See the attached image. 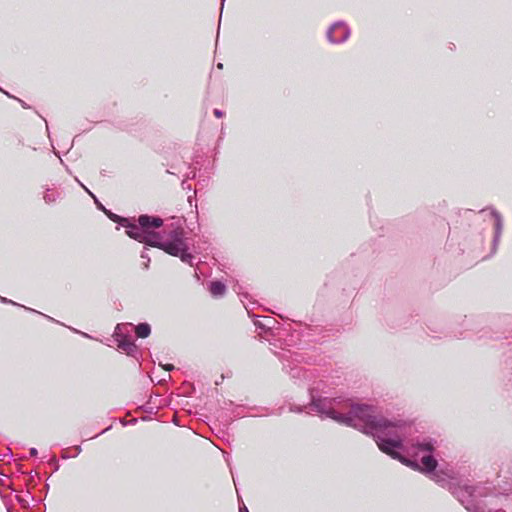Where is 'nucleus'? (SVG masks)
Masks as SVG:
<instances>
[{"label":"nucleus","instance_id":"obj_1","mask_svg":"<svg viewBox=\"0 0 512 512\" xmlns=\"http://www.w3.org/2000/svg\"><path fill=\"white\" fill-rule=\"evenodd\" d=\"M291 411L307 413L315 412L321 417L331 418L346 426L354 427L367 435H371L378 448L393 459L404 461L399 450H411L420 457L422 470L432 473L437 466L432 456L435 441L428 437L410 438L414 427L402 420H390L378 414L373 405L354 403L351 399L341 397H315L311 393V401L303 407L292 406Z\"/></svg>","mask_w":512,"mask_h":512},{"label":"nucleus","instance_id":"obj_2","mask_svg":"<svg viewBox=\"0 0 512 512\" xmlns=\"http://www.w3.org/2000/svg\"><path fill=\"white\" fill-rule=\"evenodd\" d=\"M106 214L112 221L125 227L126 234L130 238L145 245L159 248L193 266L195 257L190 252L185 231L182 228H174L162 235L153 231V229L160 228L163 225V219L158 216L143 214L138 217L137 222H131L128 218L121 217L108 210Z\"/></svg>","mask_w":512,"mask_h":512},{"label":"nucleus","instance_id":"obj_3","mask_svg":"<svg viewBox=\"0 0 512 512\" xmlns=\"http://www.w3.org/2000/svg\"><path fill=\"white\" fill-rule=\"evenodd\" d=\"M452 495L461 503L468 512H498V508L492 505L489 491L482 486L449 484Z\"/></svg>","mask_w":512,"mask_h":512},{"label":"nucleus","instance_id":"obj_4","mask_svg":"<svg viewBox=\"0 0 512 512\" xmlns=\"http://www.w3.org/2000/svg\"><path fill=\"white\" fill-rule=\"evenodd\" d=\"M349 36L350 30L342 21L335 22L327 31V38L333 44L343 43Z\"/></svg>","mask_w":512,"mask_h":512},{"label":"nucleus","instance_id":"obj_5","mask_svg":"<svg viewBox=\"0 0 512 512\" xmlns=\"http://www.w3.org/2000/svg\"><path fill=\"white\" fill-rule=\"evenodd\" d=\"M115 336L116 341L118 342V347L125 351L127 355L135 357L138 352V348L135 342L122 332V327L119 324L115 329Z\"/></svg>","mask_w":512,"mask_h":512},{"label":"nucleus","instance_id":"obj_6","mask_svg":"<svg viewBox=\"0 0 512 512\" xmlns=\"http://www.w3.org/2000/svg\"><path fill=\"white\" fill-rule=\"evenodd\" d=\"M491 215L494 218V238H493V250L496 249L503 230V219L499 212H497L495 209L491 210Z\"/></svg>","mask_w":512,"mask_h":512},{"label":"nucleus","instance_id":"obj_7","mask_svg":"<svg viewBox=\"0 0 512 512\" xmlns=\"http://www.w3.org/2000/svg\"><path fill=\"white\" fill-rule=\"evenodd\" d=\"M226 291V286L221 281H212L209 284V292L214 297H221Z\"/></svg>","mask_w":512,"mask_h":512},{"label":"nucleus","instance_id":"obj_8","mask_svg":"<svg viewBox=\"0 0 512 512\" xmlns=\"http://www.w3.org/2000/svg\"><path fill=\"white\" fill-rule=\"evenodd\" d=\"M288 372L293 379H299L301 377L306 379L312 375L311 372H309L297 365L290 367Z\"/></svg>","mask_w":512,"mask_h":512},{"label":"nucleus","instance_id":"obj_9","mask_svg":"<svg viewBox=\"0 0 512 512\" xmlns=\"http://www.w3.org/2000/svg\"><path fill=\"white\" fill-rule=\"evenodd\" d=\"M137 337L146 338L151 333V327L148 323H140L135 327Z\"/></svg>","mask_w":512,"mask_h":512},{"label":"nucleus","instance_id":"obj_10","mask_svg":"<svg viewBox=\"0 0 512 512\" xmlns=\"http://www.w3.org/2000/svg\"><path fill=\"white\" fill-rule=\"evenodd\" d=\"M58 198H59V193L53 192L49 189L44 193V196H43V199H44L45 203H47V204L54 203Z\"/></svg>","mask_w":512,"mask_h":512},{"label":"nucleus","instance_id":"obj_11","mask_svg":"<svg viewBox=\"0 0 512 512\" xmlns=\"http://www.w3.org/2000/svg\"><path fill=\"white\" fill-rule=\"evenodd\" d=\"M141 258L145 260V262L143 263L144 269H148L149 263H150V257L147 253V249H144L141 252Z\"/></svg>","mask_w":512,"mask_h":512},{"label":"nucleus","instance_id":"obj_12","mask_svg":"<svg viewBox=\"0 0 512 512\" xmlns=\"http://www.w3.org/2000/svg\"><path fill=\"white\" fill-rule=\"evenodd\" d=\"M85 191L94 198L95 200V203L97 204L98 208L103 210L105 213L107 212V210L105 209V207L97 200V198L95 197V195L90 192L87 188H85Z\"/></svg>","mask_w":512,"mask_h":512},{"label":"nucleus","instance_id":"obj_13","mask_svg":"<svg viewBox=\"0 0 512 512\" xmlns=\"http://www.w3.org/2000/svg\"><path fill=\"white\" fill-rule=\"evenodd\" d=\"M213 113L217 118H221L224 115V112L219 109H214Z\"/></svg>","mask_w":512,"mask_h":512},{"label":"nucleus","instance_id":"obj_14","mask_svg":"<svg viewBox=\"0 0 512 512\" xmlns=\"http://www.w3.org/2000/svg\"><path fill=\"white\" fill-rule=\"evenodd\" d=\"M0 300H1V302H3V303H11V304L17 305L15 302H13L12 300H9V299H7V298H5V297H1V296H0Z\"/></svg>","mask_w":512,"mask_h":512},{"label":"nucleus","instance_id":"obj_15","mask_svg":"<svg viewBox=\"0 0 512 512\" xmlns=\"http://www.w3.org/2000/svg\"><path fill=\"white\" fill-rule=\"evenodd\" d=\"M29 454H30V456L35 457V456H37L38 451H37V449H36V448H31V449L29 450Z\"/></svg>","mask_w":512,"mask_h":512},{"label":"nucleus","instance_id":"obj_16","mask_svg":"<svg viewBox=\"0 0 512 512\" xmlns=\"http://www.w3.org/2000/svg\"><path fill=\"white\" fill-rule=\"evenodd\" d=\"M72 330H73L75 333H80L82 336L87 337V338H90V336H89L87 333H85V332H80V331H78L77 329H74V328H73Z\"/></svg>","mask_w":512,"mask_h":512},{"label":"nucleus","instance_id":"obj_17","mask_svg":"<svg viewBox=\"0 0 512 512\" xmlns=\"http://www.w3.org/2000/svg\"><path fill=\"white\" fill-rule=\"evenodd\" d=\"M164 368H165V370H167V371H171V370H173V369H174V366H173L172 364H166V365L164 366Z\"/></svg>","mask_w":512,"mask_h":512},{"label":"nucleus","instance_id":"obj_18","mask_svg":"<svg viewBox=\"0 0 512 512\" xmlns=\"http://www.w3.org/2000/svg\"><path fill=\"white\" fill-rule=\"evenodd\" d=\"M74 451H75V456L80 454V452L82 451L81 447L80 446H75L74 447Z\"/></svg>","mask_w":512,"mask_h":512},{"label":"nucleus","instance_id":"obj_19","mask_svg":"<svg viewBox=\"0 0 512 512\" xmlns=\"http://www.w3.org/2000/svg\"><path fill=\"white\" fill-rule=\"evenodd\" d=\"M239 512H249L246 506H242L239 508Z\"/></svg>","mask_w":512,"mask_h":512},{"label":"nucleus","instance_id":"obj_20","mask_svg":"<svg viewBox=\"0 0 512 512\" xmlns=\"http://www.w3.org/2000/svg\"><path fill=\"white\" fill-rule=\"evenodd\" d=\"M76 182L79 183L84 189L86 188L82 183H80L79 179H76Z\"/></svg>","mask_w":512,"mask_h":512},{"label":"nucleus","instance_id":"obj_21","mask_svg":"<svg viewBox=\"0 0 512 512\" xmlns=\"http://www.w3.org/2000/svg\"><path fill=\"white\" fill-rule=\"evenodd\" d=\"M76 182L79 183L84 189L86 188L82 183H80L79 179H76Z\"/></svg>","mask_w":512,"mask_h":512},{"label":"nucleus","instance_id":"obj_22","mask_svg":"<svg viewBox=\"0 0 512 512\" xmlns=\"http://www.w3.org/2000/svg\"><path fill=\"white\" fill-rule=\"evenodd\" d=\"M182 187H183V188L187 187V184H186V181H185V180H184V181H182Z\"/></svg>","mask_w":512,"mask_h":512},{"label":"nucleus","instance_id":"obj_23","mask_svg":"<svg viewBox=\"0 0 512 512\" xmlns=\"http://www.w3.org/2000/svg\"><path fill=\"white\" fill-rule=\"evenodd\" d=\"M182 187H183V188L187 187V184H186V181H185V180H184V181H182Z\"/></svg>","mask_w":512,"mask_h":512},{"label":"nucleus","instance_id":"obj_24","mask_svg":"<svg viewBox=\"0 0 512 512\" xmlns=\"http://www.w3.org/2000/svg\"><path fill=\"white\" fill-rule=\"evenodd\" d=\"M217 67H218L219 69H222V68H223V64H222V63H218Z\"/></svg>","mask_w":512,"mask_h":512},{"label":"nucleus","instance_id":"obj_25","mask_svg":"<svg viewBox=\"0 0 512 512\" xmlns=\"http://www.w3.org/2000/svg\"><path fill=\"white\" fill-rule=\"evenodd\" d=\"M437 482H442L444 479H436Z\"/></svg>","mask_w":512,"mask_h":512},{"label":"nucleus","instance_id":"obj_26","mask_svg":"<svg viewBox=\"0 0 512 512\" xmlns=\"http://www.w3.org/2000/svg\"><path fill=\"white\" fill-rule=\"evenodd\" d=\"M225 0H222V3L224 2Z\"/></svg>","mask_w":512,"mask_h":512}]
</instances>
